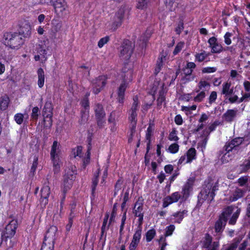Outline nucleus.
<instances>
[{
  "mask_svg": "<svg viewBox=\"0 0 250 250\" xmlns=\"http://www.w3.org/2000/svg\"><path fill=\"white\" fill-rule=\"evenodd\" d=\"M132 71L130 69H128L126 71L125 68L123 70V74L122 76L123 78V82L121 84L118 90V98L117 100L120 104H123L125 92L127 86V82L130 81L132 80Z\"/></svg>",
  "mask_w": 250,
  "mask_h": 250,
  "instance_id": "f257e3e1",
  "label": "nucleus"
},
{
  "mask_svg": "<svg viewBox=\"0 0 250 250\" xmlns=\"http://www.w3.org/2000/svg\"><path fill=\"white\" fill-rule=\"evenodd\" d=\"M133 103L131 107L128 111V119L130 124V136H132L135 131V128L137 122V111L139 108V101L137 96H135L133 98Z\"/></svg>",
  "mask_w": 250,
  "mask_h": 250,
  "instance_id": "f03ea898",
  "label": "nucleus"
},
{
  "mask_svg": "<svg viewBox=\"0 0 250 250\" xmlns=\"http://www.w3.org/2000/svg\"><path fill=\"white\" fill-rule=\"evenodd\" d=\"M3 42L5 45L12 49H18L23 43L21 36L17 33H6L3 36Z\"/></svg>",
  "mask_w": 250,
  "mask_h": 250,
  "instance_id": "7ed1b4c3",
  "label": "nucleus"
},
{
  "mask_svg": "<svg viewBox=\"0 0 250 250\" xmlns=\"http://www.w3.org/2000/svg\"><path fill=\"white\" fill-rule=\"evenodd\" d=\"M134 45L129 40L124 41L120 49V58L124 61L128 60L132 55Z\"/></svg>",
  "mask_w": 250,
  "mask_h": 250,
  "instance_id": "20e7f679",
  "label": "nucleus"
},
{
  "mask_svg": "<svg viewBox=\"0 0 250 250\" xmlns=\"http://www.w3.org/2000/svg\"><path fill=\"white\" fill-rule=\"evenodd\" d=\"M144 199L142 197H139L134 205L133 213L135 216L138 217L139 226H141L143 222L144 212H143Z\"/></svg>",
  "mask_w": 250,
  "mask_h": 250,
  "instance_id": "39448f33",
  "label": "nucleus"
},
{
  "mask_svg": "<svg viewBox=\"0 0 250 250\" xmlns=\"http://www.w3.org/2000/svg\"><path fill=\"white\" fill-rule=\"evenodd\" d=\"M94 111L97 125L100 127H102L104 123V118L105 116V113L103 105L100 104H96L94 107Z\"/></svg>",
  "mask_w": 250,
  "mask_h": 250,
  "instance_id": "423d86ee",
  "label": "nucleus"
},
{
  "mask_svg": "<svg viewBox=\"0 0 250 250\" xmlns=\"http://www.w3.org/2000/svg\"><path fill=\"white\" fill-rule=\"evenodd\" d=\"M212 237L208 234H206L203 241V247L207 250H219L220 244L219 241L212 242Z\"/></svg>",
  "mask_w": 250,
  "mask_h": 250,
  "instance_id": "0eeeda50",
  "label": "nucleus"
},
{
  "mask_svg": "<svg viewBox=\"0 0 250 250\" xmlns=\"http://www.w3.org/2000/svg\"><path fill=\"white\" fill-rule=\"evenodd\" d=\"M18 227V222L16 220H11L5 227L3 232L4 238H12L15 233Z\"/></svg>",
  "mask_w": 250,
  "mask_h": 250,
  "instance_id": "6e6552de",
  "label": "nucleus"
},
{
  "mask_svg": "<svg viewBox=\"0 0 250 250\" xmlns=\"http://www.w3.org/2000/svg\"><path fill=\"white\" fill-rule=\"evenodd\" d=\"M76 170L68 169L64 176L63 186L64 190H67L71 187L75 178Z\"/></svg>",
  "mask_w": 250,
  "mask_h": 250,
  "instance_id": "1a4fd4ad",
  "label": "nucleus"
},
{
  "mask_svg": "<svg viewBox=\"0 0 250 250\" xmlns=\"http://www.w3.org/2000/svg\"><path fill=\"white\" fill-rule=\"evenodd\" d=\"M244 141V139L243 138H235L230 141L227 142L224 146V148L226 151L228 152H229L232 150H236L239 146L243 143Z\"/></svg>",
  "mask_w": 250,
  "mask_h": 250,
  "instance_id": "9d476101",
  "label": "nucleus"
},
{
  "mask_svg": "<svg viewBox=\"0 0 250 250\" xmlns=\"http://www.w3.org/2000/svg\"><path fill=\"white\" fill-rule=\"evenodd\" d=\"M216 187L217 186L215 185L212 187V185L208 183L204 189L201 191L202 196H204L205 200L211 201L215 195L214 191L216 190Z\"/></svg>",
  "mask_w": 250,
  "mask_h": 250,
  "instance_id": "9b49d317",
  "label": "nucleus"
},
{
  "mask_svg": "<svg viewBox=\"0 0 250 250\" xmlns=\"http://www.w3.org/2000/svg\"><path fill=\"white\" fill-rule=\"evenodd\" d=\"M106 83V78L104 76H100L93 81V92L95 94L99 93Z\"/></svg>",
  "mask_w": 250,
  "mask_h": 250,
  "instance_id": "f8f14e48",
  "label": "nucleus"
},
{
  "mask_svg": "<svg viewBox=\"0 0 250 250\" xmlns=\"http://www.w3.org/2000/svg\"><path fill=\"white\" fill-rule=\"evenodd\" d=\"M57 231L58 229L57 227L54 226H51L46 231L44 241L55 243Z\"/></svg>",
  "mask_w": 250,
  "mask_h": 250,
  "instance_id": "ddd939ff",
  "label": "nucleus"
},
{
  "mask_svg": "<svg viewBox=\"0 0 250 250\" xmlns=\"http://www.w3.org/2000/svg\"><path fill=\"white\" fill-rule=\"evenodd\" d=\"M181 195L178 192L172 193L170 196H167L164 199L163 207L166 208L169 205L177 202L180 198Z\"/></svg>",
  "mask_w": 250,
  "mask_h": 250,
  "instance_id": "4468645a",
  "label": "nucleus"
},
{
  "mask_svg": "<svg viewBox=\"0 0 250 250\" xmlns=\"http://www.w3.org/2000/svg\"><path fill=\"white\" fill-rule=\"evenodd\" d=\"M20 33L26 38L30 36L31 34V27L28 21H25L21 23Z\"/></svg>",
  "mask_w": 250,
  "mask_h": 250,
  "instance_id": "2eb2a0df",
  "label": "nucleus"
},
{
  "mask_svg": "<svg viewBox=\"0 0 250 250\" xmlns=\"http://www.w3.org/2000/svg\"><path fill=\"white\" fill-rule=\"evenodd\" d=\"M194 182L193 178H189L185 185H184L182 189V194L183 198L187 199L189 195V191L192 188V187Z\"/></svg>",
  "mask_w": 250,
  "mask_h": 250,
  "instance_id": "dca6fc26",
  "label": "nucleus"
},
{
  "mask_svg": "<svg viewBox=\"0 0 250 250\" xmlns=\"http://www.w3.org/2000/svg\"><path fill=\"white\" fill-rule=\"evenodd\" d=\"M50 194V189L48 186H44L41 191V202L44 205L48 203V197Z\"/></svg>",
  "mask_w": 250,
  "mask_h": 250,
  "instance_id": "f3484780",
  "label": "nucleus"
},
{
  "mask_svg": "<svg viewBox=\"0 0 250 250\" xmlns=\"http://www.w3.org/2000/svg\"><path fill=\"white\" fill-rule=\"evenodd\" d=\"M226 222V219L223 217H220L215 224V232L217 233L221 232L224 229Z\"/></svg>",
  "mask_w": 250,
  "mask_h": 250,
  "instance_id": "a211bd4d",
  "label": "nucleus"
},
{
  "mask_svg": "<svg viewBox=\"0 0 250 250\" xmlns=\"http://www.w3.org/2000/svg\"><path fill=\"white\" fill-rule=\"evenodd\" d=\"M118 115L117 112L114 110L112 111L108 117V122L109 123L111 124L112 126H111V130L112 132L116 130L115 126L116 125V121L118 118Z\"/></svg>",
  "mask_w": 250,
  "mask_h": 250,
  "instance_id": "6ab92c4d",
  "label": "nucleus"
},
{
  "mask_svg": "<svg viewBox=\"0 0 250 250\" xmlns=\"http://www.w3.org/2000/svg\"><path fill=\"white\" fill-rule=\"evenodd\" d=\"M237 113L236 110L229 109L223 115V118L226 122H230L235 118Z\"/></svg>",
  "mask_w": 250,
  "mask_h": 250,
  "instance_id": "aec40b11",
  "label": "nucleus"
},
{
  "mask_svg": "<svg viewBox=\"0 0 250 250\" xmlns=\"http://www.w3.org/2000/svg\"><path fill=\"white\" fill-rule=\"evenodd\" d=\"M62 26V22L57 20H53L52 21L51 32L52 35L55 37L56 33L60 31Z\"/></svg>",
  "mask_w": 250,
  "mask_h": 250,
  "instance_id": "412c9836",
  "label": "nucleus"
},
{
  "mask_svg": "<svg viewBox=\"0 0 250 250\" xmlns=\"http://www.w3.org/2000/svg\"><path fill=\"white\" fill-rule=\"evenodd\" d=\"M187 210H184L173 213L172 216L173 217V219L174 220V222L180 224L182 221L185 215H187Z\"/></svg>",
  "mask_w": 250,
  "mask_h": 250,
  "instance_id": "4be33fe9",
  "label": "nucleus"
},
{
  "mask_svg": "<svg viewBox=\"0 0 250 250\" xmlns=\"http://www.w3.org/2000/svg\"><path fill=\"white\" fill-rule=\"evenodd\" d=\"M60 152V145L57 141H54L50 152L51 157H59Z\"/></svg>",
  "mask_w": 250,
  "mask_h": 250,
  "instance_id": "5701e85b",
  "label": "nucleus"
},
{
  "mask_svg": "<svg viewBox=\"0 0 250 250\" xmlns=\"http://www.w3.org/2000/svg\"><path fill=\"white\" fill-rule=\"evenodd\" d=\"M53 107L51 102H46L43 109L42 116L53 115Z\"/></svg>",
  "mask_w": 250,
  "mask_h": 250,
  "instance_id": "b1692460",
  "label": "nucleus"
},
{
  "mask_svg": "<svg viewBox=\"0 0 250 250\" xmlns=\"http://www.w3.org/2000/svg\"><path fill=\"white\" fill-rule=\"evenodd\" d=\"M10 99L7 95H4L0 97V109L1 110H6L9 105Z\"/></svg>",
  "mask_w": 250,
  "mask_h": 250,
  "instance_id": "393cba45",
  "label": "nucleus"
},
{
  "mask_svg": "<svg viewBox=\"0 0 250 250\" xmlns=\"http://www.w3.org/2000/svg\"><path fill=\"white\" fill-rule=\"evenodd\" d=\"M53 166V171L54 173L59 172L61 167V163L59 157H51Z\"/></svg>",
  "mask_w": 250,
  "mask_h": 250,
  "instance_id": "a878e982",
  "label": "nucleus"
},
{
  "mask_svg": "<svg viewBox=\"0 0 250 250\" xmlns=\"http://www.w3.org/2000/svg\"><path fill=\"white\" fill-rule=\"evenodd\" d=\"M38 84L39 87L42 88L44 83V73L42 68H40L38 70Z\"/></svg>",
  "mask_w": 250,
  "mask_h": 250,
  "instance_id": "bb28decb",
  "label": "nucleus"
},
{
  "mask_svg": "<svg viewBox=\"0 0 250 250\" xmlns=\"http://www.w3.org/2000/svg\"><path fill=\"white\" fill-rule=\"evenodd\" d=\"M231 84L230 83H225L223 84L222 94L226 96L230 95L233 93V90L230 88Z\"/></svg>",
  "mask_w": 250,
  "mask_h": 250,
  "instance_id": "cd10ccee",
  "label": "nucleus"
},
{
  "mask_svg": "<svg viewBox=\"0 0 250 250\" xmlns=\"http://www.w3.org/2000/svg\"><path fill=\"white\" fill-rule=\"evenodd\" d=\"M186 163H190L193 160L195 159L196 150L194 148H190L187 152Z\"/></svg>",
  "mask_w": 250,
  "mask_h": 250,
  "instance_id": "c85d7f7f",
  "label": "nucleus"
},
{
  "mask_svg": "<svg viewBox=\"0 0 250 250\" xmlns=\"http://www.w3.org/2000/svg\"><path fill=\"white\" fill-rule=\"evenodd\" d=\"M246 190L240 188H236L233 193L232 200L236 201L244 196Z\"/></svg>",
  "mask_w": 250,
  "mask_h": 250,
  "instance_id": "c756f323",
  "label": "nucleus"
},
{
  "mask_svg": "<svg viewBox=\"0 0 250 250\" xmlns=\"http://www.w3.org/2000/svg\"><path fill=\"white\" fill-rule=\"evenodd\" d=\"M108 218H109V214L108 213H106L105 214L104 218V221H103V225H102V228H101L102 235H103L104 234V232L106 230H107L108 229L109 225H110V223L111 222L109 221L108 225L106 226Z\"/></svg>",
  "mask_w": 250,
  "mask_h": 250,
  "instance_id": "7c9ffc66",
  "label": "nucleus"
},
{
  "mask_svg": "<svg viewBox=\"0 0 250 250\" xmlns=\"http://www.w3.org/2000/svg\"><path fill=\"white\" fill-rule=\"evenodd\" d=\"M166 7L170 11H174L177 6L175 0H164Z\"/></svg>",
  "mask_w": 250,
  "mask_h": 250,
  "instance_id": "2f4dec72",
  "label": "nucleus"
},
{
  "mask_svg": "<svg viewBox=\"0 0 250 250\" xmlns=\"http://www.w3.org/2000/svg\"><path fill=\"white\" fill-rule=\"evenodd\" d=\"M150 2V0H138L136 7L139 9L146 8Z\"/></svg>",
  "mask_w": 250,
  "mask_h": 250,
  "instance_id": "473e14b6",
  "label": "nucleus"
},
{
  "mask_svg": "<svg viewBox=\"0 0 250 250\" xmlns=\"http://www.w3.org/2000/svg\"><path fill=\"white\" fill-rule=\"evenodd\" d=\"M75 215L74 211L72 209L71 212L70 213V215H69L68 223L66 225V227H65L66 231L67 232H69V231L71 229V228L72 224H73V219L75 217Z\"/></svg>",
  "mask_w": 250,
  "mask_h": 250,
  "instance_id": "72a5a7b5",
  "label": "nucleus"
},
{
  "mask_svg": "<svg viewBox=\"0 0 250 250\" xmlns=\"http://www.w3.org/2000/svg\"><path fill=\"white\" fill-rule=\"evenodd\" d=\"M53 115H46L43 116L44 126L46 128H50L52 125Z\"/></svg>",
  "mask_w": 250,
  "mask_h": 250,
  "instance_id": "f704fd0d",
  "label": "nucleus"
},
{
  "mask_svg": "<svg viewBox=\"0 0 250 250\" xmlns=\"http://www.w3.org/2000/svg\"><path fill=\"white\" fill-rule=\"evenodd\" d=\"M72 153L74 158H82L83 156L82 147L81 146H78L77 147L73 148Z\"/></svg>",
  "mask_w": 250,
  "mask_h": 250,
  "instance_id": "c9c22d12",
  "label": "nucleus"
},
{
  "mask_svg": "<svg viewBox=\"0 0 250 250\" xmlns=\"http://www.w3.org/2000/svg\"><path fill=\"white\" fill-rule=\"evenodd\" d=\"M99 173H100V170L99 169H98L97 172L94 174V177L92 179V194L94 193V192L96 189V186L98 183V177H99Z\"/></svg>",
  "mask_w": 250,
  "mask_h": 250,
  "instance_id": "e433bc0d",
  "label": "nucleus"
},
{
  "mask_svg": "<svg viewBox=\"0 0 250 250\" xmlns=\"http://www.w3.org/2000/svg\"><path fill=\"white\" fill-rule=\"evenodd\" d=\"M54 243L44 241L41 250H54Z\"/></svg>",
  "mask_w": 250,
  "mask_h": 250,
  "instance_id": "4c0bfd02",
  "label": "nucleus"
},
{
  "mask_svg": "<svg viewBox=\"0 0 250 250\" xmlns=\"http://www.w3.org/2000/svg\"><path fill=\"white\" fill-rule=\"evenodd\" d=\"M233 209L232 207H228L224 209L220 217H223L227 221L228 217L233 212Z\"/></svg>",
  "mask_w": 250,
  "mask_h": 250,
  "instance_id": "58836bf2",
  "label": "nucleus"
},
{
  "mask_svg": "<svg viewBox=\"0 0 250 250\" xmlns=\"http://www.w3.org/2000/svg\"><path fill=\"white\" fill-rule=\"evenodd\" d=\"M123 20L114 17L113 21L111 25V29L113 31L116 30L119 27H120L122 23Z\"/></svg>",
  "mask_w": 250,
  "mask_h": 250,
  "instance_id": "ea45409f",
  "label": "nucleus"
},
{
  "mask_svg": "<svg viewBox=\"0 0 250 250\" xmlns=\"http://www.w3.org/2000/svg\"><path fill=\"white\" fill-rule=\"evenodd\" d=\"M211 48V52L213 53H218L223 50L222 46L219 44L218 42L210 47Z\"/></svg>",
  "mask_w": 250,
  "mask_h": 250,
  "instance_id": "a19ab883",
  "label": "nucleus"
},
{
  "mask_svg": "<svg viewBox=\"0 0 250 250\" xmlns=\"http://www.w3.org/2000/svg\"><path fill=\"white\" fill-rule=\"evenodd\" d=\"M209 55V53H207L205 51L200 53H198L195 55V58L199 62H203L206 58H207Z\"/></svg>",
  "mask_w": 250,
  "mask_h": 250,
  "instance_id": "79ce46f5",
  "label": "nucleus"
},
{
  "mask_svg": "<svg viewBox=\"0 0 250 250\" xmlns=\"http://www.w3.org/2000/svg\"><path fill=\"white\" fill-rule=\"evenodd\" d=\"M156 232L155 229H151L146 233V240L147 242H150L155 236Z\"/></svg>",
  "mask_w": 250,
  "mask_h": 250,
  "instance_id": "37998d69",
  "label": "nucleus"
},
{
  "mask_svg": "<svg viewBox=\"0 0 250 250\" xmlns=\"http://www.w3.org/2000/svg\"><path fill=\"white\" fill-rule=\"evenodd\" d=\"M153 129L152 126L151 125H149V126L148 127V128L147 129V132L146 134V139L148 141V142L147 143V149H148V145H149V144L150 143V137L152 134Z\"/></svg>",
  "mask_w": 250,
  "mask_h": 250,
  "instance_id": "c03bdc74",
  "label": "nucleus"
},
{
  "mask_svg": "<svg viewBox=\"0 0 250 250\" xmlns=\"http://www.w3.org/2000/svg\"><path fill=\"white\" fill-rule=\"evenodd\" d=\"M125 13V7H121L118 11L116 13L115 17L116 18H118L121 20H123L124 14Z\"/></svg>",
  "mask_w": 250,
  "mask_h": 250,
  "instance_id": "a18cd8bd",
  "label": "nucleus"
},
{
  "mask_svg": "<svg viewBox=\"0 0 250 250\" xmlns=\"http://www.w3.org/2000/svg\"><path fill=\"white\" fill-rule=\"evenodd\" d=\"M239 213L240 210L238 209L235 212L233 213L231 218L229 221V224L231 225H234L235 223L236 220L239 216Z\"/></svg>",
  "mask_w": 250,
  "mask_h": 250,
  "instance_id": "49530a36",
  "label": "nucleus"
},
{
  "mask_svg": "<svg viewBox=\"0 0 250 250\" xmlns=\"http://www.w3.org/2000/svg\"><path fill=\"white\" fill-rule=\"evenodd\" d=\"M40 110L37 106L34 107L32 109L31 118L35 120H37L38 118L39 115Z\"/></svg>",
  "mask_w": 250,
  "mask_h": 250,
  "instance_id": "de8ad7c7",
  "label": "nucleus"
},
{
  "mask_svg": "<svg viewBox=\"0 0 250 250\" xmlns=\"http://www.w3.org/2000/svg\"><path fill=\"white\" fill-rule=\"evenodd\" d=\"M142 229L141 226L138 225V229H137L135 233L133 235V238L140 241L141 237Z\"/></svg>",
  "mask_w": 250,
  "mask_h": 250,
  "instance_id": "09e8293b",
  "label": "nucleus"
},
{
  "mask_svg": "<svg viewBox=\"0 0 250 250\" xmlns=\"http://www.w3.org/2000/svg\"><path fill=\"white\" fill-rule=\"evenodd\" d=\"M205 96V92L204 91H202L194 98V101L195 102H200L203 100Z\"/></svg>",
  "mask_w": 250,
  "mask_h": 250,
  "instance_id": "8fccbe9b",
  "label": "nucleus"
},
{
  "mask_svg": "<svg viewBox=\"0 0 250 250\" xmlns=\"http://www.w3.org/2000/svg\"><path fill=\"white\" fill-rule=\"evenodd\" d=\"M238 250H250V246L249 245V243L247 241L245 240L241 243Z\"/></svg>",
  "mask_w": 250,
  "mask_h": 250,
  "instance_id": "3c124183",
  "label": "nucleus"
},
{
  "mask_svg": "<svg viewBox=\"0 0 250 250\" xmlns=\"http://www.w3.org/2000/svg\"><path fill=\"white\" fill-rule=\"evenodd\" d=\"M14 119L18 124L21 125L23 121V115L21 113H17L15 115Z\"/></svg>",
  "mask_w": 250,
  "mask_h": 250,
  "instance_id": "603ef678",
  "label": "nucleus"
},
{
  "mask_svg": "<svg viewBox=\"0 0 250 250\" xmlns=\"http://www.w3.org/2000/svg\"><path fill=\"white\" fill-rule=\"evenodd\" d=\"M163 58H165V57H161L160 58L158 59V61L157 62V63L156 64V67L155 68V73L157 74L158 72H160L161 67L163 65Z\"/></svg>",
  "mask_w": 250,
  "mask_h": 250,
  "instance_id": "864d4df0",
  "label": "nucleus"
},
{
  "mask_svg": "<svg viewBox=\"0 0 250 250\" xmlns=\"http://www.w3.org/2000/svg\"><path fill=\"white\" fill-rule=\"evenodd\" d=\"M184 45V43L183 42H180L178 43L173 51V54H177L182 50Z\"/></svg>",
  "mask_w": 250,
  "mask_h": 250,
  "instance_id": "5fc2aeb1",
  "label": "nucleus"
},
{
  "mask_svg": "<svg viewBox=\"0 0 250 250\" xmlns=\"http://www.w3.org/2000/svg\"><path fill=\"white\" fill-rule=\"evenodd\" d=\"M109 38L106 36L100 40L98 42V45L100 48H102L105 44L109 41Z\"/></svg>",
  "mask_w": 250,
  "mask_h": 250,
  "instance_id": "6e6d98bb",
  "label": "nucleus"
},
{
  "mask_svg": "<svg viewBox=\"0 0 250 250\" xmlns=\"http://www.w3.org/2000/svg\"><path fill=\"white\" fill-rule=\"evenodd\" d=\"M168 149L171 153H175L178 151L179 146L175 143L172 144L169 146Z\"/></svg>",
  "mask_w": 250,
  "mask_h": 250,
  "instance_id": "4d7b16f0",
  "label": "nucleus"
},
{
  "mask_svg": "<svg viewBox=\"0 0 250 250\" xmlns=\"http://www.w3.org/2000/svg\"><path fill=\"white\" fill-rule=\"evenodd\" d=\"M248 182V177L247 176L241 177L238 180V183L240 186H245Z\"/></svg>",
  "mask_w": 250,
  "mask_h": 250,
  "instance_id": "13d9d810",
  "label": "nucleus"
},
{
  "mask_svg": "<svg viewBox=\"0 0 250 250\" xmlns=\"http://www.w3.org/2000/svg\"><path fill=\"white\" fill-rule=\"evenodd\" d=\"M232 36V34L229 32H227L224 36L225 42L227 45H229L231 43L230 37Z\"/></svg>",
  "mask_w": 250,
  "mask_h": 250,
  "instance_id": "bf43d9fd",
  "label": "nucleus"
},
{
  "mask_svg": "<svg viewBox=\"0 0 250 250\" xmlns=\"http://www.w3.org/2000/svg\"><path fill=\"white\" fill-rule=\"evenodd\" d=\"M217 98V93L215 91H212L209 97V103L211 104L214 103Z\"/></svg>",
  "mask_w": 250,
  "mask_h": 250,
  "instance_id": "052dcab7",
  "label": "nucleus"
},
{
  "mask_svg": "<svg viewBox=\"0 0 250 250\" xmlns=\"http://www.w3.org/2000/svg\"><path fill=\"white\" fill-rule=\"evenodd\" d=\"M165 101V96L163 93H161L159 94V96L157 99V104L159 106H161L163 103H164Z\"/></svg>",
  "mask_w": 250,
  "mask_h": 250,
  "instance_id": "680f3d73",
  "label": "nucleus"
},
{
  "mask_svg": "<svg viewBox=\"0 0 250 250\" xmlns=\"http://www.w3.org/2000/svg\"><path fill=\"white\" fill-rule=\"evenodd\" d=\"M175 229L174 225H170L167 228L165 236H168L171 235Z\"/></svg>",
  "mask_w": 250,
  "mask_h": 250,
  "instance_id": "e2e57ef3",
  "label": "nucleus"
},
{
  "mask_svg": "<svg viewBox=\"0 0 250 250\" xmlns=\"http://www.w3.org/2000/svg\"><path fill=\"white\" fill-rule=\"evenodd\" d=\"M228 153V152L226 153L221 158V160L223 163H227L231 160L230 155Z\"/></svg>",
  "mask_w": 250,
  "mask_h": 250,
  "instance_id": "0e129e2a",
  "label": "nucleus"
},
{
  "mask_svg": "<svg viewBox=\"0 0 250 250\" xmlns=\"http://www.w3.org/2000/svg\"><path fill=\"white\" fill-rule=\"evenodd\" d=\"M169 140L170 141H176L178 140V137L176 135V131L175 130H172L169 134L168 137Z\"/></svg>",
  "mask_w": 250,
  "mask_h": 250,
  "instance_id": "69168bd1",
  "label": "nucleus"
},
{
  "mask_svg": "<svg viewBox=\"0 0 250 250\" xmlns=\"http://www.w3.org/2000/svg\"><path fill=\"white\" fill-rule=\"evenodd\" d=\"M90 148H88L87 151V157L83 160V165L84 167L89 163L90 161Z\"/></svg>",
  "mask_w": 250,
  "mask_h": 250,
  "instance_id": "338daca9",
  "label": "nucleus"
},
{
  "mask_svg": "<svg viewBox=\"0 0 250 250\" xmlns=\"http://www.w3.org/2000/svg\"><path fill=\"white\" fill-rule=\"evenodd\" d=\"M184 29V23L182 21H180L178 24L177 27L175 29V31L177 34H180Z\"/></svg>",
  "mask_w": 250,
  "mask_h": 250,
  "instance_id": "774afa93",
  "label": "nucleus"
}]
</instances>
